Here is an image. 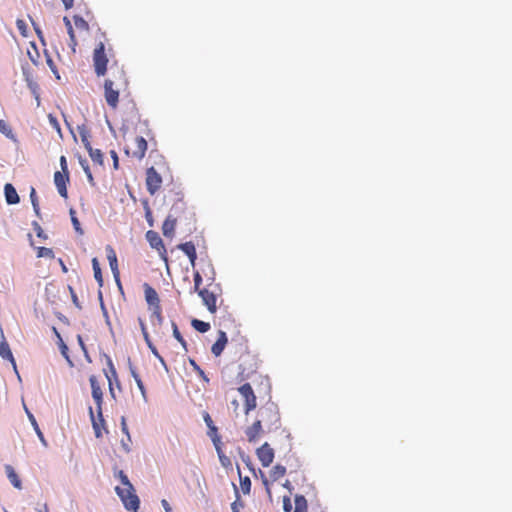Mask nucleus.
Returning <instances> with one entry per match:
<instances>
[{
    "mask_svg": "<svg viewBox=\"0 0 512 512\" xmlns=\"http://www.w3.org/2000/svg\"><path fill=\"white\" fill-rule=\"evenodd\" d=\"M48 120H49L50 125L57 131L59 136L62 137L61 127H60V124H59L57 118L54 115L49 114Z\"/></svg>",
    "mask_w": 512,
    "mask_h": 512,
    "instance_id": "obj_38",
    "label": "nucleus"
},
{
    "mask_svg": "<svg viewBox=\"0 0 512 512\" xmlns=\"http://www.w3.org/2000/svg\"><path fill=\"white\" fill-rule=\"evenodd\" d=\"M97 415H95L93 408L89 407V416L92 422V426L97 438L102 436L101 428L104 427L105 420L102 413V406L96 407Z\"/></svg>",
    "mask_w": 512,
    "mask_h": 512,
    "instance_id": "obj_12",
    "label": "nucleus"
},
{
    "mask_svg": "<svg viewBox=\"0 0 512 512\" xmlns=\"http://www.w3.org/2000/svg\"><path fill=\"white\" fill-rule=\"evenodd\" d=\"M129 370L135 382L137 381V379H141L140 375L137 372V369L132 365L131 362H129Z\"/></svg>",
    "mask_w": 512,
    "mask_h": 512,
    "instance_id": "obj_49",
    "label": "nucleus"
},
{
    "mask_svg": "<svg viewBox=\"0 0 512 512\" xmlns=\"http://www.w3.org/2000/svg\"><path fill=\"white\" fill-rule=\"evenodd\" d=\"M17 28L23 36H26V23L25 21L18 19L16 22Z\"/></svg>",
    "mask_w": 512,
    "mask_h": 512,
    "instance_id": "obj_47",
    "label": "nucleus"
},
{
    "mask_svg": "<svg viewBox=\"0 0 512 512\" xmlns=\"http://www.w3.org/2000/svg\"><path fill=\"white\" fill-rule=\"evenodd\" d=\"M143 289L145 300L148 304L149 310L151 311L152 323H154L155 320L158 325H162V308L160 305V298L157 291L148 283H145L143 285Z\"/></svg>",
    "mask_w": 512,
    "mask_h": 512,
    "instance_id": "obj_2",
    "label": "nucleus"
},
{
    "mask_svg": "<svg viewBox=\"0 0 512 512\" xmlns=\"http://www.w3.org/2000/svg\"><path fill=\"white\" fill-rule=\"evenodd\" d=\"M128 79L124 69L116 63L110 66V73L104 82V98L107 105L115 110L118 107L119 95L128 88Z\"/></svg>",
    "mask_w": 512,
    "mask_h": 512,
    "instance_id": "obj_1",
    "label": "nucleus"
},
{
    "mask_svg": "<svg viewBox=\"0 0 512 512\" xmlns=\"http://www.w3.org/2000/svg\"><path fill=\"white\" fill-rule=\"evenodd\" d=\"M143 204H144V209H145V218H146L149 226H153L154 221H153L152 211L149 207L148 201L147 200L143 201Z\"/></svg>",
    "mask_w": 512,
    "mask_h": 512,
    "instance_id": "obj_39",
    "label": "nucleus"
},
{
    "mask_svg": "<svg viewBox=\"0 0 512 512\" xmlns=\"http://www.w3.org/2000/svg\"><path fill=\"white\" fill-rule=\"evenodd\" d=\"M59 161H60L61 171L65 172V173H69L66 157L64 155H62L60 157Z\"/></svg>",
    "mask_w": 512,
    "mask_h": 512,
    "instance_id": "obj_48",
    "label": "nucleus"
},
{
    "mask_svg": "<svg viewBox=\"0 0 512 512\" xmlns=\"http://www.w3.org/2000/svg\"><path fill=\"white\" fill-rule=\"evenodd\" d=\"M121 424H122L123 432L128 433V429H127V425H126V421H125L124 417H122Z\"/></svg>",
    "mask_w": 512,
    "mask_h": 512,
    "instance_id": "obj_62",
    "label": "nucleus"
},
{
    "mask_svg": "<svg viewBox=\"0 0 512 512\" xmlns=\"http://www.w3.org/2000/svg\"><path fill=\"white\" fill-rule=\"evenodd\" d=\"M70 182L69 173L62 171H56L54 173V184L57 188L58 193L64 199L68 198L67 184Z\"/></svg>",
    "mask_w": 512,
    "mask_h": 512,
    "instance_id": "obj_11",
    "label": "nucleus"
},
{
    "mask_svg": "<svg viewBox=\"0 0 512 512\" xmlns=\"http://www.w3.org/2000/svg\"><path fill=\"white\" fill-rule=\"evenodd\" d=\"M68 34H69V37H70V46L72 47L73 50H75V46L77 45V41H76V37H75V33H74V30H73V27L69 28L67 30Z\"/></svg>",
    "mask_w": 512,
    "mask_h": 512,
    "instance_id": "obj_46",
    "label": "nucleus"
},
{
    "mask_svg": "<svg viewBox=\"0 0 512 512\" xmlns=\"http://www.w3.org/2000/svg\"><path fill=\"white\" fill-rule=\"evenodd\" d=\"M139 324H140V328H141L142 334H145V332H148L146 324H145V322L141 318H139Z\"/></svg>",
    "mask_w": 512,
    "mask_h": 512,
    "instance_id": "obj_58",
    "label": "nucleus"
},
{
    "mask_svg": "<svg viewBox=\"0 0 512 512\" xmlns=\"http://www.w3.org/2000/svg\"><path fill=\"white\" fill-rule=\"evenodd\" d=\"M260 476H261L262 483L265 487V491L268 496V499L270 501H272V491L270 488V482H269L268 478L266 477V475L262 471H260Z\"/></svg>",
    "mask_w": 512,
    "mask_h": 512,
    "instance_id": "obj_36",
    "label": "nucleus"
},
{
    "mask_svg": "<svg viewBox=\"0 0 512 512\" xmlns=\"http://www.w3.org/2000/svg\"><path fill=\"white\" fill-rule=\"evenodd\" d=\"M286 474V467L280 464L275 465L270 471L272 481H277Z\"/></svg>",
    "mask_w": 512,
    "mask_h": 512,
    "instance_id": "obj_27",
    "label": "nucleus"
},
{
    "mask_svg": "<svg viewBox=\"0 0 512 512\" xmlns=\"http://www.w3.org/2000/svg\"><path fill=\"white\" fill-rule=\"evenodd\" d=\"M258 414V420L265 424L269 432L280 428V414L276 404L267 403L260 408Z\"/></svg>",
    "mask_w": 512,
    "mask_h": 512,
    "instance_id": "obj_3",
    "label": "nucleus"
},
{
    "mask_svg": "<svg viewBox=\"0 0 512 512\" xmlns=\"http://www.w3.org/2000/svg\"><path fill=\"white\" fill-rule=\"evenodd\" d=\"M203 419L208 428L214 425V422L208 412L203 413Z\"/></svg>",
    "mask_w": 512,
    "mask_h": 512,
    "instance_id": "obj_50",
    "label": "nucleus"
},
{
    "mask_svg": "<svg viewBox=\"0 0 512 512\" xmlns=\"http://www.w3.org/2000/svg\"><path fill=\"white\" fill-rule=\"evenodd\" d=\"M37 257L38 258H42V257L53 258L54 257V252H53V250L51 248L38 247L37 248Z\"/></svg>",
    "mask_w": 512,
    "mask_h": 512,
    "instance_id": "obj_33",
    "label": "nucleus"
},
{
    "mask_svg": "<svg viewBox=\"0 0 512 512\" xmlns=\"http://www.w3.org/2000/svg\"><path fill=\"white\" fill-rule=\"evenodd\" d=\"M85 146L88 149L89 155H90L91 159L93 160V162L98 163L99 165H102L103 164V154H102L101 150L93 149L90 146L89 142Z\"/></svg>",
    "mask_w": 512,
    "mask_h": 512,
    "instance_id": "obj_25",
    "label": "nucleus"
},
{
    "mask_svg": "<svg viewBox=\"0 0 512 512\" xmlns=\"http://www.w3.org/2000/svg\"><path fill=\"white\" fill-rule=\"evenodd\" d=\"M63 21H64V23H65V26H66L67 30H68L69 28L73 27V26H72V24H71V21L69 20V18H68V17H64V18H63Z\"/></svg>",
    "mask_w": 512,
    "mask_h": 512,
    "instance_id": "obj_60",
    "label": "nucleus"
},
{
    "mask_svg": "<svg viewBox=\"0 0 512 512\" xmlns=\"http://www.w3.org/2000/svg\"><path fill=\"white\" fill-rule=\"evenodd\" d=\"M74 25L75 27L80 30V31H84V32H88L89 31V24L86 20H84L82 17L80 16H74Z\"/></svg>",
    "mask_w": 512,
    "mask_h": 512,
    "instance_id": "obj_31",
    "label": "nucleus"
},
{
    "mask_svg": "<svg viewBox=\"0 0 512 512\" xmlns=\"http://www.w3.org/2000/svg\"><path fill=\"white\" fill-rule=\"evenodd\" d=\"M294 502H295L294 512H307L308 511L307 500L303 495H296Z\"/></svg>",
    "mask_w": 512,
    "mask_h": 512,
    "instance_id": "obj_24",
    "label": "nucleus"
},
{
    "mask_svg": "<svg viewBox=\"0 0 512 512\" xmlns=\"http://www.w3.org/2000/svg\"><path fill=\"white\" fill-rule=\"evenodd\" d=\"M262 433V423L259 420H256L251 426H249L245 430L247 440L251 443L257 441Z\"/></svg>",
    "mask_w": 512,
    "mask_h": 512,
    "instance_id": "obj_17",
    "label": "nucleus"
},
{
    "mask_svg": "<svg viewBox=\"0 0 512 512\" xmlns=\"http://www.w3.org/2000/svg\"><path fill=\"white\" fill-rule=\"evenodd\" d=\"M34 428H35V431H36L37 435L39 436V438L43 441L44 437H43V434H42L40 428L38 427V425H36V427H34Z\"/></svg>",
    "mask_w": 512,
    "mask_h": 512,
    "instance_id": "obj_63",
    "label": "nucleus"
},
{
    "mask_svg": "<svg viewBox=\"0 0 512 512\" xmlns=\"http://www.w3.org/2000/svg\"><path fill=\"white\" fill-rule=\"evenodd\" d=\"M5 472H6L7 478L9 479L10 483L15 488L21 489L22 488V482H21L18 474L14 470V468L11 465H6L5 466Z\"/></svg>",
    "mask_w": 512,
    "mask_h": 512,
    "instance_id": "obj_22",
    "label": "nucleus"
},
{
    "mask_svg": "<svg viewBox=\"0 0 512 512\" xmlns=\"http://www.w3.org/2000/svg\"><path fill=\"white\" fill-rule=\"evenodd\" d=\"M228 342L227 335L224 331L220 330L218 332V339L211 347V352L214 356L218 357L222 354L223 350L226 347V344Z\"/></svg>",
    "mask_w": 512,
    "mask_h": 512,
    "instance_id": "obj_16",
    "label": "nucleus"
},
{
    "mask_svg": "<svg viewBox=\"0 0 512 512\" xmlns=\"http://www.w3.org/2000/svg\"><path fill=\"white\" fill-rule=\"evenodd\" d=\"M238 474L240 478V488L243 494L248 495L251 491V480L248 476L242 477L240 468L238 467Z\"/></svg>",
    "mask_w": 512,
    "mask_h": 512,
    "instance_id": "obj_28",
    "label": "nucleus"
},
{
    "mask_svg": "<svg viewBox=\"0 0 512 512\" xmlns=\"http://www.w3.org/2000/svg\"><path fill=\"white\" fill-rule=\"evenodd\" d=\"M136 384H137V386H138V388H139L143 398L146 399V389L144 387V384H143L142 380L141 379H137Z\"/></svg>",
    "mask_w": 512,
    "mask_h": 512,
    "instance_id": "obj_53",
    "label": "nucleus"
},
{
    "mask_svg": "<svg viewBox=\"0 0 512 512\" xmlns=\"http://www.w3.org/2000/svg\"><path fill=\"white\" fill-rule=\"evenodd\" d=\"M89 382L91 385V394L92 398L95 401L96 407L103 405V391L100 383L97 380L95 375H91L89 378Z\"/></svg>",
    "mask_w": 512,
    "mask_h": 512,
    "instance_id": "obj_15",
    "label": "nucleus"
},
{
    "mask_svg": "<svg viewBox=\"0 0 512 512\" xmlns=\"http://www.w3.org/2000/svg\"><path fill=\"white\" fill-rule=\"evenodd\" d=\"M106 252H107V259L109 261L110 269L112 271L114 279H115L116 283L120 286L121 285L120 272L118 269V261H117L116 252L110 245H108L106 247Z\"/></svg>",
    "mask_w": 512,
    "mask_h": 512,
    "instance_id": "obj_14",
    "label": "nucleus"
},
{
    "mask_svg": "<svg viewBox=\"0 0 512 512\" xmlns=\"http://www.w3.org/2000/svg\"><path fill=\"white\" fill-rule=\"evenodd\" d=\"M185 209V203L183 202L182 198L179 197L176 201V203L172 207L173 213H170L162 225V233L167 238H173L175 234V228L177 224V216L180 212H182Z\"/></svg>",
    "mask_w": 512,
    "mask_h": 512,
    "instance_id": "obj_4",
    "label": "nucleus"
},
{
    "mask_svg": "<svg viewBox=\"0 0 512 512\" xmlns=\"http://www.w3.org/2000/svg\"><path fill=\"white\" fill-rule=\"evenodd\" d=\"M201 284H202V276H201V274L198 271H196L194 273V290L197 293H199V290H202L200 288Z\"/></svg>",
    "mask_w": 512,
    "mask_h": 512,
    "instance_id": "obj_41",
    "label": "nucleus"
},
{
    "mask_svg": "<svg viewBox=\"0 0 512 512\" xmlns=\"http://www.w3.org/2000/svg\"><path fill=\"white\" fill-rule=\"evenodd\" d=\"M135 146L136 148L132 153L133 157L138 160L143 159L147 151V141L142 136L136 137Z\"/></svg>",
    "mask_w": 512,
    "mask_h": 512,
    "instance_id": "obj_20",
    "label": "nucleus"
},
{
    "mask_svg": "<svg viewBox=\"0 0 512 512\" xmlns=\"http://www.w3.org/2000/svg\"><path fill=\"white\" fill-rule=\"evenodd\" d=\"M190 365L192 366L193 370L201 377L205 382H209V378L205 374V372L200 368V366L196 363L194 359L189 360Z\"/></svg>",
    "mask_w": 512,
    "mask_h": 512,
    "instance_id": "obj_32",
    "label": "nucleus"
},
{
    "mask_svg": "<svg viewBox=\"0 0 512 512\" xmlns=\"http://www.w3.org/2000/svg\"><path fill=\"white\" fill-rule=\"evenodd\" d=\"M110 155L112 157V160H113V166L115 169H118V166H119V159H118V155L116 153V151L114 150H111L110 151Z\"/></svg>",
    "mask_w": 512,
    "mask_h": 512,
    "instance_id": "obj_52",
    "label": "nucleus"
},
{
    "mask_svg": "<svg viewBox=\"0 0 512 512\" xmlns=\"http://www.w3.org/2000/svg\"><path fill=\"white\" fill-rule=\"evenodd\" d=\"M69 291H70V293H71V297H72L73 303H74L76 306H79V304H78V297H77V295H76V293H75L74 289H73L71 286H69Z\"/></svg>",
    "mask_w": 512,
    "mask_h": 512,
    "instance_id": "obj_54",
    "label": "nucleus"
},
{
    "mask_svg": "<svg viewBox=\"0 0 512 512\" xmlns=\"http://www.w3.org/2000/svg\"><path fill=\"white\" fill-rule=\"evenodd\" d=\"M139 324H140V328H141L142 334H145V332H148L146 324H145V322L141 318H139Z\"/></svg>",
    "mask_w": 512,
    "mask_h": 512,
    "instance_id": "obj_57",
    "label": "nucleus"
},
{
    "mask_svg": "<svg viewBox=\"0 0 512 512\" xmlns=\"http://www.w3.org/2000/svg\"><path fill=\"white\" fill-rule=\"evenodd\" d=\"M292 502H291V499L290 497L288 496H284L283 497V509L285 512H291L292 511Z\"/></svg>",
    "mask_w": 512,
    "mask_h": 512,
    "instance_id": "obj_45",
    "label": "nucleus"
},
{
    "mask_svg": "<svg viewBox=\"0 0 512 512\" xmlns=\"http://www.w3.org/2000/svg\"><path fill=\"white\" fill-rule=\"evenodd\" d=\"M92 268H93L95 280L97 281L99 287H102L103 286V276H102V271L100 268L99 261L96 257H94L92 259Z\"/></svg>",
    "mask_w": 512,
    "mask_h": 512,
    "instance_id": "obj_23",
    "label": "nucleus"
},
{
    "mask_svg": "<svg viewBox=\"0 0 512 512\" xmlns=\"http://www.w3.org/2000/svg\"><path fill=\"white\" fill-rule=\"evenodd\" d=\"M162 185V177L154 167L146 170V187L147 191L154 195Z\"/></svg>",
    "mask_w": 512,
    "mask_h": 512,
    "instance_id": "obj_9",
    "label": "nucleus"
},
{
    "mask_svg": "<svg viewBox=\"0 0 512 512\" xmlns=\"http://www.w3.org/2000/svg\"><path fill=\"white\" fill-rule=\"evenodd\" d=\"M4 192L8 204H17L19 202L18 193L12 184L7 183L4 187Z\"/></svg>",
    "mask_w": 512,
    "mask_h": 512,
    "instance_id": "obj_21",
    "label": "nucleus"
},
{
    "mask_svg": "<svg viewBox=\"0 0 512 512\" xmlns=\"http://www.w3.org/2000/svg\"><path fill=\"white\" fill-rule=\"evenodd\" d=\"M207 435L210 437L211 440L216 439L217 441L218 438L220 437L218 433V428L215 425L208 428Z\"/></svg>",
    "mask_w": 512,
    "mask_h": 512,
    "instance_id": "obj_42",
    "label": "nucleus"
},
{
    "mask_svg": "<svg viewBox=\"0 0 512 512\" xmlns=\"http://www.w3.org/2000/svg\"><path fill=\"white\" fill-rule=\"evenodd\" d=\"M212 442H213V445H214V447L216 449L217 454L220 453V452H223L221 437L218 438V441L216 439H213Z\"/></svg>",
    "mask_w": 512,
    "mask_h": 512,
    "instance_id": "obj_51",
    "label": "nucleus"
},
{
    "mask_svg": "<svg viewBox=\"0 0 512 512\" xmlns=\"http://www.w3.org/2000/svg\"><path fill=\"white\" fill-rule=\"evenodd\" d=\"M93 63L97 76H104L107 72L108 58L105 53V46L100 42L93 53Z\"/></svg>",
    "mask_w": 512,
    "mask_h": 512,
    "instance_id": "obj_6",
    "label": "nucleus"
},
{
    "mask_svg": "<svg viewBox=\"0 0 512 512\" xmlns=\"http://www.w3.org/2000/svg\"><path fill=\"white\" fill-rule=\"evenodd\" d=\"M218 457H219V461L221 463V465L224 467V468H231L232 467V461L231 459L226 456L224 454V452H220L218 453Z\"/></svg>",
    "mask_w": 512,
    "mask_h": 512,
    "instance_id": "obj_40",
    "label": "nucleus"
},
{
    "mask_svg": "<svg viewBox=\"0 0 512 512\" xmlns=\"http://www.w3.org/2000/svg\"><path fill=\"white\" fill-rule=\"evenodd\" d=\"M70 216H71V221H72V224H73V227L75 229V231L79 234V235H83V230L81 228V225H80V222L78 220V218L76 217V213L73 209L70 210Z\"/></svg>",
    "mask_w": 512,
    "mask_h": 512,
    "instance_id": "obj_34",
    "label": "nucleus"
},
{
    "mask_svg": "<svg viewBox=\"0 0 512 512\" xmlns=\"http://www.w3.org/2000/svg\"><path fill=\"white\" fill-rule=\"evenodd\" d=\"M30 199H31V203H32L34 212L36 213V215H39V210H40L39 201H38V197L36 194V190L33 187L31 188Z\"/></svg>",
    "mask_w": 512,
    "mask_h": 512,
    "instance_id": "obj_35",
    "label": "nucleus"
},
{
    "mask_svg": "<svg viewBox=\"0 0 512 512\" xmlns=\"http://www.w3.org/2000/svg\"><path fill=\"white\" fill-rule=\"evenodd\" d=\"M116 493L120 497L124 507L129 511L137 512L140 500L135 493L133 485L128 487H116Z\"/></svg>",
    "mask_w": 512,
    "mask_h": 512,
    "instance_id": "obj_5",
    "label": "nucleus"
},
{
    "mask_svg": "<svg viewBox=\"0 0 512 512\" xmlns=\"http://www.w3.org/2000/svg\"><path fill=\"white\" fill-rule=\"evenodd\" d=\"M239 393L244 399V410L245 414H249L250 411L254 410L257 406V398L254 391L249 383H245L238 388Z\"/></svg>",
    "mask_w": 512,
    "mask_h": 512,
    "instance_id": "obj_8",
    "label": "nucleus"
},
{
    "mask_svg": "<svg viewBox=\"0 0 512 512\" xmlns=\"http://www.w3.org/2000/svg\"><path fill=\"white\" fill-rule=\"evenodd\" d=\"M108 364H109V366H110V372H109V373H106V378H107V380H108V384H109V392H110V394H111V397L115 399V398H116V396H115V391H114V389H113V380L115 381L116 386H117L118 388H120V382H119V380H118L117 372H116V370H115V368H114V365H113L112 361H111V360H109V361H108Z\"/></svg>",
    "mask_w": 512,
    "mask_h": 512,
    "instance_id": "obj_19",
    "label": "nucleus"
},
{
    "mask_svg": "<svg viewBox=\"0 0 512 512\" xmlns=\"http://www.w3.org/2000/svg\"><path fill=\"white\" fill-rule=\"evenodd\" d=\"M231 509H232L233 512H239L237 502H233L231 504Z\"/></svg>",
    "mask_w": 512,
    "mask_h": 512,
    "instance_id": "obj_64",
    "label": "nucleus"
},
{
    "mask_svg": "<svg viewBox=\"0 0 512 512\" xmlns=\"http://www.w3.org/2000/svg\"><path fill=\"white\" fill-rule=\"evenodd\" d=\"M147 346L151 350L153 355L162 363V365H164L166 367L165 361H164L163 357L159 354L155 345L153 343H151L150 345H147Z\"/></svg>",
    "mask_w": 512,
    "mask_h": 512,
    "instance_id": "obj_43",
    "label": "nucleus"
},
{
    "mask_svg": "<svg viewBox=\"0 0 512 512\" xmlns=\"http://www.w3.org/2000/svg\"><path fill=\"white\" fill-rule=\"evenodd\" d=\"M143 337L147 345H150L152 343L148 332H145V334H143Z\"/></svg>",
    "mask_w": 512,
    "mask_h": 512,
    "instance_id": "obj_61",
    "label": "nucleus"
},
{
    "mask_svg": "<svg viewBox=\"0 0 512 512\" xmlns=\"http://www.w3.org/2000/svg\"><path fill=\"white\" fill-rule=\"evenodd\" d=\"M256 455L263 467H268L274 460V450L266 442L256 450Z\"/></svg>",
    "mask_w": 512,
    "mask_h": 512,
    "instance_id": "obj_13",
    "label": "nucleus"
},
{
    "mask_svg": "<svg viewBox=\"0 0 512 512\" xmlns=\"http://www.w3.org/2000/svg\"><path fill=\"white\" fill-rule=\"evenodd\" d=\"M172 327H173V336L177 339V341H179L181 343V345L184 347V349H186L187 343L184 340V338L182 337L176 323L173 322Z\"/></svg>",
    "mask_w": 512,
    "mask_h": 512,
    "instance_id": "obj_37",
    "label": "nucleus"
},
{
    "mask_svg": "<svg viewBox=\"0 0 512 512\" xmlns=\"http://www.w3.org/2000/svg\"><path fill=\"white\" fill-rule=\"evenodd\" d=\"M145 237H146V240L148 241L149 245L158 252L161 260H163V262L166 264V266H168L169 260H168L167 250H166L163 240L159 236L158 232H156L154 230H148L146 232Z\"/></svg>",
    "mask_w": 512,
    "mask_h": 512,
    "instance_id": "obj_7",
    "label": "nucleus"
},
{
    "mask_svg": "<svg viewBox=\"0 0 512 512\" xmlns=\"http://www.w3.org/2000/svg\"><path fill=\"white\" fill-rule=\"evenodd\" d=\"M57 344L59 346V349L61 351L62 356L66 359L69 366H73V361L71 360L69 354H68V346L65 344L63 339H60V341H57Z\"/></svg>",
    "mask_w": 512,
    "mask_h": 512,
    "instance_id": "obj_30",
    "label": "nucleus"
},
{
    "mask_svg": "<svg viewBox=\"0 0 512 512\" xmlns=\"http://www.w3.org/2000/svg\"><path fill=\"white\" fill-rule=\"evenodd\" d=\"M0 355L2 358L10 360L15 366V361L13 358V354L10 350L9 344L5 341L0 342Z\"/></svg>",
    "mask_w": 512,
    "mask_h": 512,
    "instance_id": "obj_26",
    "label": "nucleus"
},
{
    "mask_svg": "<svg viewBox=\"0 0 512 512\" xmlns=\"http://www.w3.org/2000/svg\"><path fill=\"white\" fill-rule=\"evenodd\" d=\"M177 248L188 256L192 266H194L195 261L197 259L195 245L191 241H188V242L179 244L177 246Z\"/></svg>",
    "mask_w": 512,
    "mask_h": 512,
    "instance_id": "obj_18",
    "label": "nucleus"
},
{
    "mask_svg": "<svg viewBox=\"0 0 512 512\" xmlns=\"http://www.w3.org/2000/svg\"><path fill=\"white\" fill-rule=\"evenodd\" d=\"M161 504H162V506H163V508H164V510H165L166 512H172V508H171V506H170L169 502H168L166 499H163V500L161 501Z\"/></svg>",
    "mask_w": 512,
    "mask_h": 512,
    "instance_id": "obj_55",
    "label": "nucleus"
},
{
    "mask_svg": "<svg viewBox=\"0 0 512 512\" xmlns=\"http://www.w3.org/2000/svg\"><path fill=\"white\" fill-rule=\"evenodd\" d=\"M81 165H82V167H83V169H84V171H85V173H86V174H87V173H89V172H91V171H90V169H89V166H88V164H87V162H86V160L81 161Z\"/></svg>",
    "mask_w": 512,
    "mask_h": 512,
    "instance_id": "obj_59",
    "label": "nucleus"
},
{
    "mask_svg": "<svg viewBox=\"0 0 512 512\" xmlns=\"http://www.w3.org/2000/svg\"><path fill=\"white\" fill-rule=\"evenodd\" d=\"M198 295L201 297L203 304L207 307L208 311L215 314L217 312V293L206 287L199 290Z\"/></svg>",
    "mask_w": 512,
    "mask_h": 512,
    "instance_id": "obj_10",
    "label": "nucleus"
},
{
    "mask_svg": "<svg viewBox=\"0 0 512 512\" xmlns=\"http://www.w3.org/2000/svg\"><path fill=\"white\" fill-rule=\"evenodd\" d=\"M192 327L200 333H205L210 330V324L199 319H193L191 321Z\"/></svg>",
    "mask_w": 512,
    "mask_h": 512,
    "instance_id": "obj_29",
    "label": "nucleus"
},
{
    "mask_svg": "<svg viewBox=\"0 0 512 512\" xmlns=\"http://www.w3.org/2000/svg\"><path fill=\"white\" fill-rule=\"evenodd\" d=\"M118 477H119L123 487H128L129 485H132L131 482L129 481L127 475L122 470H120L118 472Z\"/></svg>",
    "mask_w": 512,
    "mask_h": 512,
    "instance_id": "obj_44",
    "label": "nucleus"
},
{
    "mask_svg": "<svg viewBox=\"0 0 512 512\" xmlns=\"http://www.w3.org/2000/svg\"><path fill=\"white\" fill-rule=\"evenodd\" d=\"M62 2L66 9L72 8V6L74 4V0H62Z\"/></svg>",
    "mask_w": 512,
    "mask_h": 512,
    "instance_id": "obj_56",
    "label": "nucleus"
}]
</instances>
